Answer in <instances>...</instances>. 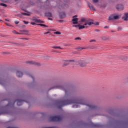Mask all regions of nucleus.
<instances>
[{
	"instance_id": "f257e3e1",
	"label": "nucleus",
	"mask_w": 128,
	"mask_h": 128,
	"mask_svg": "<svg viewBox=\"0 0 128 128\" xmlns=\"http://www.w3.org/2000/svg\"><path fill=\"white\" fill-rule=\"evenodd\" d=\"M120 16L118 15H112L110 16L109 18V20H120Z\"/></svg>"
},
{
	"instance_id": "f03ea898",
	"label": "nucleus",
	"mask_w": 128,
	"mask_h": 128,
	"mask_svg": "<svg viewBox=\"0 0 128 128\" xmlns=\"http://www.w3.org/2000/svg\"><path fill=\"white\" fill-rule=\"evenodd\" d=\"M62 118L60 116H52L50 118V120L52 122H58Z\"/></svg>"
},
{
	"instance_id": "7ed1b4c3",
	"label": "nucleus",
	"mask_w": 128,
	"mask_h": 128,
	"mask_svg": "<svg viewBox=\"0 0 128 128\" xmlns=\"http://www.w3.org/2000/svg\"><path fill=\"white\" fill-rule=\"evenodd\" d=\"M65 62H67V64H70V62H72V64H78V61L76 60H67Z\"/></svg>"
},
{
	"instance_id": "20e7f679",
	"label": "nucleus",
	"mask_w": 128,
	"mask_h": 128,
	"mask_svg": "<svg viewBox=\"0 0 128 128\" xmlns=\"http://www.w3.org/2000/svg\"><path fill=\"white\" fill-rule=\"evenodd\" d=\"M24 64H40L32 60H28L26 62H25Z\"/></svg>"
},
{
	"instance_id": "39448f33",
	"label": "nucleus",
	"mask_w": 128,
	"mask_h": 128,
	"mask_svg": "<svg viewBox=\"0 0 128 128\" xmlns=\"http://www.w3.org/2000/svg\"><path fill=\"white\" fill-rule=\"evenodd\" d=\"M116 8L118 10H123L124 8V6L122 5H118L116 6Z\"/></svg>"
},
{
	"instance_id": "423d86ee",
	"label": "nucleus",
	"mask_w": 128,
	"mask_h": 128,
	"mask_svg": "<svg viewBox=\"0 0 128 128\" xmlns=\"http://www.w3.org/2000/svg\"><path fill=\"white\" fill-rule=\"evenodd\" d=\"M72 22H73V24H78V18H74Z\"/></svg>"
},
{
	"instance_id": "0eeeda50",
	"label": "nucleus",
	"mask_w": 128,
	"mask_h": 128,
	"mask_svg": "<svg viewBox=\"0 0 128 128\" xmlns=\"http://www.w3.org/2000/svg\"><path fill=\"white\" fill-rule=\"evenodd\" d=\"M92 24H94V22H86L84 24V26H92Z\"/></svg>"
},
{
	"instance_id": "6e6552de",
	"label": "nucleus",
	"mask_w": 128,
	"mask_h": 128,
	"mask_svg": "<svg viewBox=\"0 0 128 128\" xmlns=\"http://www.w3.org/2000/svg\"><path fill=\"white\" fill-rule=\"evenodd\" d=\"M60 18H66V13H64V12L60 13Z\"/></svg>"
},
{
	"instance_id": "1a4fd4ad",
	"label": "nucleus",
	"mask_w": 128,
	"mask_h": 128,
	"mask_svg": "<svg viewBox=\"0 0 128 128\" xmlns=\"http://www.w3.org/2000/svg\"><path fill=\"white\" fill-rule=\"evenodd\" d=\"M124 16L122 18L123 20L125 21L128 20V14L126 13L124 14Z\"/></svg>"
},
{
	"instance_id": "9d476101",
	"label": "nucleus",
	"mask_w": 128,
	"mask_h": 128,
	"mask_svg": "<svg viewBox=\"0 0 128 128\" xmlns=\"http://www.w3.org/2000/svg\"><path fill=\"white\" fill-rule=\"evenodd\" d=\"M84 28H88V26H82V25H79V30H84Z\"/></svg>"
},
{
	"instance_id": "9b49d317",
	"label": "nucleus",
	"mask_w": 128,
	"mask_h": 128,
	"mask_svg": "<svg viewBox=\"0 0 128 128\" xmlns=\"http://www.w3.org/2000/svg\"><path fill=\"white\" fill-rule=\"evenodd\" d=\"M46 16L48 18H52V13H50V12L46 13Z\"/></svg>"
},
{
	"instance_id": "f8f14e48",
	"label": "nucleus",
	"mask_w": 128,
	"mask_h": 128,
	"mask_svg": "<svg viewBox=\"0 0 128 128\" xmlns=\"http://www.w3.org/2000/svg\"><path fill=\"white\" fill-rule=\"evenodd\" d=\"M88 6L92 10H94V7L92 4H88Z\"/></svg>"
},
{
	"instance_id": "ddd939ff",
	"label": "nucleus",
	"mask_w": 128,
	"mask_h": 128,
	"mask_svg": "<svg viewBox=\"0 0 128 128\" xmlns=\"http://www.w3.org/2000/svg\"><path fill=\"white\" fill-rule=\"evenodd\" d=\"M35 22L36 24H44V22L41 21L40 20H36Z\"/></svg>"
},
{
	"instance_id": "4468645a",
	"label": "nucleus",
	"mask_w": 128,
	"mask_h": 128,
	"mask_svg": "<svg viewBox=\"0 0 128 128\" xmlns=\"http://www.w3.org/2000/svg\"><path fill=\"white\" fill-rule=\"evenodd\" d=\"M22 14H23V16H30V13H22Z\"/></svg>"
},
{
	"instance_id": "2eb2a0df",
	"label": "nucleus",
	"mask_w": 128,
	"mask_h": 128,
	"mask_svg": "<svg viewBox=\"0 0 128 128\" xmlns=\"http://www.w3.org/2000/svg\"><path fill=\"white\" fill-rule=\"evenodd\" d=\"M52 48H54V50H62V48H60V46H54L52 47Z\"/></svg>"
},
{
	"instance_id": "dca6fc26",
	"label": "nucleus",
	"mask_w": 128,
	"mask_h": 128,
	"mask_svg": "<svg viewBox=\"0 0 128 128\" xmlns=\"http://www.w3.org/2000/svg\"><path fill=\"white\" fill-rule=\"evenodd\" d=\"M0 6H4V8H6V6H8L7 4H0Z\"/></svg>"
},
{
	"instance_id": "f3484780",
	"label": "nucleus",
	"mask_w": 128,
	"mask_h": 128,
	"mask_svg": "<svg viewBox=\"0 0 128 128\" xmlns=\"http://www.w3.org/2000/svg\"><path fill=\"white\" fill-rule=\"evenodd\" d=\"M82 22H86V18L81 19Z\"/></svg>"
},
{
	"instance_id": "a211bd4d",
	"label": "nucleus",
	"mask_w": 128,
	"mask_h": 128,
	"mask_svg": "<svg viewBox=\"0 0 128 128\" xmlns=\"http://www.w3.org/2000/svg\"><path fill=\"white\" fill-rule=\"evenodd\" d=\"M77 50L79 52H80V50H84V48H77Z\"/></svg>"
},
{
	"instance_id": "6ab92c4d",
	"label": "nucleus",
	"mask_w": 128,
	"mask_h": 128,
	"mask_svg": "<svg viewBox=\"0 0 128 128\" xmlns=\"http://www.w3.org/2000/svg\"><path fill=\"white\" fill-rule=\"evenodd\" d=\"M54 34H58V35L62 34V33L59 32H55Z\"/></svg>"
},
{
	"instance_id": "aec40b11",
	"label": "nucleus",
	"mask_w": 128,
	"mask_h": 128,
	"mask_svg": "<svg viewBox=\"0 0 128 128\" xmlns=\"http://www.w3.org/2000/svg\"><path fill=\"white\" fill-rule=\"evenodd\" d=\"M39 26H44V28H48V26L44 24H40Z\"/></svg>"
},
{
	"instance_id": "412c9836",
	"label": "nucleus",
	"mask_w": 128,
	"mask_h": 128,
	"mask_svg": "<svg viewBox=\"0 0 128 128\" xmlns=\"http://www.w3.org/2000/svg\"><path fill=\"white\" fill-rule=\"evenodd\" d=\"M92 0L94 2L95 4L98 2V0Z\"/></svg>"
},
{
	"instance_id": "4be33fe9",
	"label": "nucleus",
	"mask_w": 128,
	"mask_h": 128,
	"mask_svg": "<svg viewBox=\"0 0 128 128\" xmlns=\"http://www.w3.org/2000/svg\"><path fill=\"white\" fill-rule=\"evenodd\" d=\"M2 2H8V0H2Z\"/></svg>"
},
{
	"instance_id": "5701e85b",
	"label": "nucleus",
	"mask_w": 128,
	"mask_h": 128,
	"mask_svg": "<svg viewBox=\"0 0 128 128\" xmlns=\"http://www.w3.org/2000/svg\"><path fill=\"white\" fill-rule=\"evenodd\" d=\"M74 26V28H80V25H77V26Z\"/></svg>"
},
{
	"instance_id": "b1692460",
	"label": "nucleus",
	"mask_w": 128,
	"mask_h": 128,
	"mask_svg": "<svg viewBox=\"0 0 128 128\" xmlns=\"http://www.w3.org/2000/svg\"><path fill=\"white\" fill-rule=\"evenodd\" d=\"M24 22L25 24H28V22L24 21Z\"/></svg>"
},
{
	"instance_id": "393cba45",
	"label": "nucleus",
	"mask_w": 128,
	"mask_h": 128,
	"mask_svg": "<svg viewBox=\"0 0 128 128\" xmlns=\"http://www.w3.org/2000/svg\"><path fill=\"white\" fill-rule=\"evenodd\" d=\"M94 24H95V26H100V23L96 22V23Z\"/></svg>"
},
{
	"instance_id": "a878e982",
	"label": "nucleus",
	"mask_w": 128,
	"mask_h": 128,
	"mask_svg": "<svg viewBox=\"0 0 128 128\" xmlns=\"http://www.w3.org/2000/svg\"><path fill=\"white\" fill-rule=\"evenodd\" d=\"M31 24H32V26H36V22H32L31 23Z\"/></svg>"
},
{
	"instance_id": "bb28decb",
	"label": "nucleus",
	"mask_w": 128,
	"mask_h": 128,
	"mask_svg": "<svg viewBox=\"0 0 128 128\" xmlns=\"http://www.w3.org/2000/svg\"><path fill=\"white\" fill-rule=\"evenodd\" d=\"M82 40V38H76V40Z\"/></svg>"
},
{
	"instance_id": "cd10ccee",
	"label": "nucleus",
	"mask_w": 128,
	"mask_h": 128,
	"mask_svg": "<svg viewBox=\"0 0 128 128\" xmlns=\"http://www.w3.org/2000/svg\"><path fill=\"white\" fill-rule=\"evenodd\" d=\"M15 24H20V22L16 21V22H15Z\"/></svg>"
},
{
	"instance_id": "c85d7f7f",
	"label": "nucleus",
	"mask_w": 128,
	"mask_h": 128,
	"mask_svg": "<svg viewBox=\"0 0 128 128\" xmlns=\"http://www.w3.org/2000/svg\"><path fill=\"white\" fill-rule=\"evenodd\" d=\"M24 32H26V34H28V32L27 30H24Z\"/></svg>"
},
{
	"instance_id": "c756f323",
	"label": "nucleus",
	"mask_w": 128,
	"mask_h": 128,
	"mask_svg": "<svg viewBox=\"0 0 128 128\" xmlns=\"http://www.w3.org/2000/svg\"><path fill=\"white\" fill-rule=\"evenodd\" d=\"M14 34H18V32H16V31H14Z\"/></svg>"
},
{
	"instance_id": "7c9ffc66",
	"label": "nucleus",
	"mask_w": 128,
	"mask_h": 128,
	"mask_svg": "<svg viewBox=\"0 0 128 128\" xmlns=\"http://www.w3.org/2000/svg\"><path fill=\"white\" fill-rule=\"evenodd\" d=\"M50 34V32H45L44 34Z\"/></svg>"
},
{
	"instance_id": "2f4dec72",
	"label": "nucleus",
	"mask_w": 128,
	"mask_h": 128,
	"mask_svg": "<svg viewBox=\"0 0 128 128\" xmlns=\"http://www.w3.org/2000/svg\"><path fill=\"white\" fill-rule=\"evenodd\" d=\"M62 6H63V7L68 6V5H67V4H66V5H65V4H63V5H62Z\"/></svg>"
},
{
	"instance_id": "473e14b6",
	"label": "nucleus",
	"mask_w": 128,
	"mask_h": 128,
	"mask_svg": "<svg viewBox=\"0 0 128 128\" xmlns=\"http://www.w3.org/2000/svg\"><path fill=\"white\" fill-rule=\"evenodd\" d=\"M23 40H28V38H24Z\"/></svg>"
},
{
	"instance_id": "72a5a7b5",
	"label": "nucleus",
	"mask_w": 128,
	"mask_h": 128,
	"mask_svg": "<svg viewBox=\"0 0 128 128\" xmlns=\"http://www.w3.org/2000/svg\"><path fill=\"white\" fill-rule=\"evenodd\" d=\"M96 42V40H92L90 42Z\"/></svg>"
},
{
	"instance_id": "f704fd0d",
	"label": "nucleus",
	"mask_w": 128,
	"mask_h": 128,
	"mask_svg": "<svg viewBox=\"0 0 128 128\" xmlns=\"http://www.w3.org/2000/svg\"><path fill=\"white\" fill-rule=\"evenodd\" d=\"M6 26H10V24H8V23H6Z\"/></svg>"
},
{
	"instance_id": "c9c22d12",
	"label": "nucleus",
	"mask_w": 128,
	"mask_h": 128,
	"mask_svg": "<svg viewBox=\"0 0 128 128\" xmlns=\"http://www.w3.org/2000/svg\"><path fill=\"white\" fill-rule=\"evenodd\" d=\"M73 18H78V16H74Z\"/></svg>"
},
{
	"instance_id": "e433bc0d",
	"label": "nucleus",
	"mask_w": 128,
	"mask_h": 128,
	"mask_svg": "<svg viewBox=\"0 0 128 128\" xmlns=\"http://www.w3.org/2000/svg\"><path fill=\"white\" fill-rule=\"evenodd\" d=\"M49 20H52V18H49Z\"/></svg>"
},
{
	"instance_id": "4c0bfd02",
	"label": "nucleus",
	"mask_w": 128,
	"mask_h": 128,
	"mask_svg": "<svg viewBox=\"0 0 128 128\" xmlns=\"http://www.w3.org/2000/svg\"><path fill=\"white\" fill-rule=\"evenodd\" d=\"M96 32H100V30H96Z\"/></svg>"
},
{
	"instance_id": "58836bf2",
	"label": "nucleus",
	"mask_w": 128,
	"mask_h": 128,
	"mask_svg": "<svg viewBox=\"0 0 128 128\" xmlns=\"http://www.w3.org/2000/svg\"><path fill=\"white\" fill-rule=\"evenodd\" d=\"M6 20V22H10V20Z\"/></svg>"
},
{
	"instance_id": "ea45409f",
	"label": "nucleus",
	"mask_w": 128,
	"mask_h": 128,
	"mask_svg": "<svg viewBox=\"0 0 128 128\" xmlns=\"http://www.w3.org/2000/svg\"><path fill=\"white\" fill-rule=\"evenodd\" d=\"M104 28H108V26L104 27Z\"/></svg>"
},
{
	"instance_id": "a19ab883",
	"label": "nucleus",
	"mask_w": 128,
	"mask_h": 128,
	"mask_svg": "<svg viewBox=\"0 0 128 128\" xmlns=\"http://www.w3.org/2000/svg\"><path fill=\"white\" fill-rule=\"evenodd\" d=\"M16 0V2H18V0Z\"/></svg>"
}]
</instances>
